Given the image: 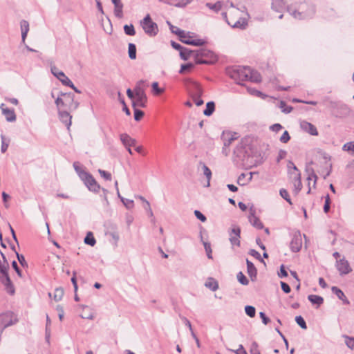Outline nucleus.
Masks as SVG:
<instances>
[{
    "mask_svg": "<svg viewBox=\"0 0 354 354\" xmlns=\"http://www.w3.org/2000/svg\"><path fill=\"white\" fill-rule=\"evenodd\" d=\"M286 9L291 16L299 20L310 19L315 13V6L305 1L288 6Z\"/></svg>",
    "mask_w": 354,
    "mask_h": 354,
    "instance_id": "nucleus-1",
    "label": "nucleus"
},
{
    "mask_svg": "<svg viewBox=\"0 0 354 354\" xmlns=\"http://www.w3.org/2000/svg\"><path fill=\"white\" fill-rule=\"evenodd\" d=\"M246 66H233L226 68V74L238 84H241V82L247 80Z\"/></svg>",
    "mask_w": 354,
    "mask_h": 354,
    "instance_id": "nucleus-2",
    "label": "nucleus"
},
{
    "mask_svg": "<svg viewBox=\"0 0 354 354\" xmlns=\"http://www.w3.org/2000/svg\"><path fill=\"white\" fill-rule=\"evenodd\" d=\"M9 265L3 264L0 266V281L4 286L6 292L12 295L15 292L13 283L8 275Z\"/></svg>",
    "mask_w": 354,
    "mask_h": 354,
    "instance_id": "nucleus-3",
    "label": "nucleus"
},
{
    "mask_svg": "<svg viewBox=\"0 0 354 354\" xmlns=\"http://www.w3.org/2000/svg\"><path fill=\"white\" fill-rule=\"evenodd\" d=\"M18 322L17 316L12 311H6L0 314V331L3 330Z\"/></svg>",
    "mask_w": 354,
    "mask_h": 354,
    "instance_id": "nucleus-4",
    "label": "nucleus"
},
{
    "mask_svg": "<svg viewBox=\"0 0 354 354\" xmlns=\"http://www.w3.org/2000/svg\"><path fill=\"white\" fill-rule=\"evenodd\" d=\"M140 24L145 32L150 37L156 36L158 32V27L156 23L153 22L149 14L141 21Z\"/></svg>",
    "mask_w": 354,
    "mask_h": 354,
    "instance_id": "nucleus-5",
    "label": "nucleus"
},
{
    "mask_svg": "<svg viewBox=\"0 0 354 354\" xmlns=\"http://www.w3.org/2000/svg\"><path fill=\"white\" fill-rule=\"evenodd\" d=\"M82 176L83 177L82 180L90 191L93 192H99L100 186L91 174L89 173H82Z\"/></svg>",
    "mask_w": 354,
    "mask_h": 354,
    "instance_id": "nucleus-6",
    "label": "nucleus"
},
{
    "mask_svg": "<svg viewBox=\"0 0 354 354\" xmlns=\"http://www.w3.org/2000/svg\"><path fill=\"white\" fill-rule=\"evenodd\" d=\"M213 53L206 48L195 50V62L198 64H209V62L203 57H212Z\"/></svg>",
    "mask_w": 354,
    "mask_h": 354,
    "instance_id": "nucleus-7",
    "label": "nucleus"
},
{
    "mask_svg": "<svg viewBox=\"0 0 354 354\" xmlns=\"http://www.w3.org/2000/svg\"><path fill=\"white\" fill-rule=\"evenodd\" d=\"M64 101V109L69 111L75 110L79 103L74 101V95L73 93H62Z\"/></svg>",
    "mask_w": 354,
    "mask_h": 354,
    "instance_id": "nucleus-8",
    "label": "nucleus"
},
{
    "mask_svg": "<svg viewBox=\"0 0 354 354\" xmlns=\"http://www.w3.org/2000/svg\"><path fill=\"white\" fill-rule=\"evenodd\" d=\"M194 33L188 32H185V37L180 38V40L187 45H192L194 46H203L205 41L201 39H194Z\"/></svg>",
    "mask_w": 354,
    "mask_h": 354,
    "instance_id": "nucleus-9",
    "label": "nucleus"
},
{
    "mask_svg": "<svg viewBox=\"0 0 354 354\" xmlns=\"http://www.w3.org/2000/svg\"><path fill=\"white\" fill-rule=\"evenodd\" d=\"M302 246V238L300 232L297 231L292 234V240L290 243V248L292 252H299Z\"/></svg>",
    "mask_w": 354,
    "mask_h": 354,
    "instance_id": "nucleus-10",
    "label": "nucleus"
},
{
    "mask_svg": "<svg viewBox=\"0 0 354 354\" xmlns=\"http://www.w3.org/2000/svg\"><path fill=\"white\" fill-rule=\"evenodd\" d=\"M223 15L225 18L226 22L227 23V24L230 25L233 28H239L241 30H244L248 26V21H247L246 19L243 17H239L238 18V19L236 20V21L232 22L231 21H229L228 19L227 18L226 12H223Z\"/></svg>",
    "mask_w": 354,
    "mask_h": 354,
    "instance_id": "nucleus-11",
    "label": "nucleus"
},
{
    "mask_svg": "<svg viewBox=\"0 0 354 354\" xmlns=\"http://www.w3.org/2000/svg\"><path fill=\"white\" fill-rule=\"evenodd\" d=\"M335 266L340 275L347 274L352 270L348 261L344 257L337 260Z\"/></svg>",
    "mask_w": 354,
    "mask_h": 354,
    "instance_id": "nucleus-12",
    "label": "nucleus"
},
{
    "mask_svg": "<svg viewBox=\"0 0 354 354\" xmlns=\"http://www.w3.org/2000/svg\"><path fill=\"white\" fill-rule=\"evenodd\" d=\"M271 8L273 11L280 14L278 18L281 19L286 8V2L284 0H272Z\"/></svg>",
    "mask_w": 354,
    "mask_h": 354,
    "instance_id": "nucleus-13",
    "label": "nucleus"
},
{
    "mask_svg": "<svg viewBox=\"0 0 354 354\" xmlns=\"http://www.w3.org/2000/svg\"><path fill=\"white\" fill-rule=\"evenodd\" d=\"M187 89L192 97H201L203 95V91L201 85L196 82L191 81L187 86Z\"/></svg>",
    "mask_w": 354,
    "mask_h": 354,
    "instance_id": "nucleus-14",
    "label": "nucleus"
},
{
    "mask_svg": "<svg viewBox=\"0 0 354 354\" xmlns=\"http://www.w3.org/2000/svg\"><path fill=\"white\" fill-rule=\"evenodd\" d=\"M0 109L8 122H12L16 121L17 117L13 109L6 107L4 104L0 105Z\"/></svg>",
    "mask_w": 354,
    "mask_h": 354,
    "instance_id": "nucleus-15",
    "label": "nucleus"
},
{
    "mask_svg": "<svg viewBox=\"0 0 354 354\" xmlns=\"http://www.w3.org/2000/svg\"><path fill=\"white\" fill-rule=\"evenodd\" d=\"M69 111V110L66 109H59V111H58V115L60 121L67 127L68 129H69L70 126L71 125L72 118Z\"/></svg>",
    "mask_w": 354,
    "mask_h": 354,
    "instance_id": "nucleus-16",
    "label": "nucleus"
},
{
    "mask_svg": "<svg viewBox=\"0 0 354 354\" xmlns=\"http://www.w3.org/2000/svg\"><path fill=\"white\" fill-rule=\"evenodd\" d=\"M249 222L252 225L257 229H262L263 225L258 217L255 216V209L253 206L250 208V214L248 216Z\"/></svg>",
    "mask_w": 354,
    "mask_h": 354,
    "instance_id": "nucleus-17",
    "label": "nucleus"
},
{
    "mask_svg": "<svg viewBox=\"0 0 354 354\" xmlns=\"http://www.w3.org/2000/svg\"><path fill=\"white\" fill-rule=\"evenodd\" d=\"M50 71L52 74L56 77L63 85H66V81L71 80L66 75L61 71H59L55 65H50Z\"/></svg>",
    "mask_w": 354,
    "mask_h": 354,
    "instance_id": "nucleus-18",
    "label": "nucleus"
},
{
    "mask_svg": "<svg viewBox=\"0 0 354 354\" xmlns=\"http://www.w3.org/2000/svg\"><path fill=\"white\" fill-rule=\"evenodd\" d=\"M240 234L241 230L239 227H234L230 233V241L232 245H240Z\"/></svg>",
    "mask_w": 354,
    "mask_h": 354,
    "instance_id": "nucleus-19",
    "label": "nucleus"
},
{
    "mask_svg": "<svg viewBox=\"0 0 354 354\" xmlns=\"http://www.w3.org/2000/svg\"><path fill=\"white\" fill-rule=\"evenodd\" d=\"M300 127L301 129L309 134L312 136H317L318 131L317 130V128L315 125H313L312 123L308 122L307 121L303 120L300 122Z\"/></svg>",
    "mask_w": 354,
    "mask_h": 354,
    "instance_id": "nucleus-20",
    "label": "nucleus"
},
{
    "mask_svg": "<svg viewBox=\"0 0 354 354\" xmlns=\"http://www.w3.org/2000/svg\"><path fill=\"white\" fill-rule=\"evenodd\" d=\"M236 133L232 134L230 132H223L221 136V139L223 141L224 147L223 149V151L225 150V148L229 147L231 143L235 140L237 137L236 136Z\"/></svg>",
    "mask_w": 354,
    "mask_h": 354,
    "instance_id": "nucleus-21",
    "label": "nucleus"
},
{
    "mask_svg": "<svg viewBox=\"0 0 354 354\" xmlns=\"http://www.w3.org/2000/svg\"><path fill=\"white\" fill-rule=\"evenodd\" d=\"M147 95H137L135 96L134 99L132 100V106L133 108H145L147 106Z\"/></svg>",
    "mask_w": 354,
    "mask_h": 354,
    "instance_id": "nucleus-22",
    "label": "nucleus"
},
{
    "mask_svg": "<svg viewBox=\"0 0 354 354\" xmlns=\"http://www.w3.org/2000/svg\"><path fill=\"white\" fill-rule=\"evenodd\" d=\"M246 70L250 72L249 73H247V80H250L255 83H259L261 81V76L258 71L248 66H246Z\"/></svg>",
    "mask_w": 354,
    "mask_h": 354,
    "instance_id": "nucleus-23",
    "label": "nucleus"
},
{
    "mask_svg": "<svg viewBox=\"0 0 354 354\" xmlns=\"http://www.w3.org/2000/svg\"><path fill=\"white\" fill-rule=\"evenodd\" d=\"M247 272L252 281H256L257 275V270L252 262L246 260Z\"/></svg>",
    "mask_w": 354,
    "mask_h": 354,
    "instance_id": "nucleus-24",
    "label": "nucleus"
},
{
    "mask_svg": "<svg viewBox=\"0 0 354 354\" xmlns=\"http://www.w3.org/2000/svg\"><path fill=\"white\" fill-rule=\"evenodd\" d=\"M120 140L124 147H132L136 144V140L131 138L127 133H122Z\"/></svg>",
    "mask_w": 354,
    "mask_h": 354,
    "instance_id": "nucleus-25",
    "label": "nucleus"
},
{
    "mask_svg": "<svg viewBox=\"0 0 354 354\" xmlns=\"http://www.w3.org/2000/svg\"><path fill=\"white\" fill-rule=\"evenodd\" d=\"M199 165L201 167L203 175L206 177L207 180V187H209L210 185V180L212 178V171L203 162H200Z\"/></svg>",
    "mask_w": 354,
    "mask_h": 354,
    "instance_id": "nucleus-26",
    "label": "nucleus"
},
{
    "mask_svg": "<svg viewBox=\"0 0 354 354\" xmlns=\"http://www.w3.org/2000/svg\"><path fill=\"white\" fill-rule=\"evenodd\" d=\"M144 87H145V81L144 80L138 81L136 83L135 88H134L135 96L146 95Z\"/></svg>",
    "mask_w": 354,
    "mask_h": 354,
    "instance_id": "nucleus-27",
    "label": "nucleus"
},
{
    "mask_svg": "<svg viewBox=\"0 0 354 354\" xmlns=\"http://www.w3.org/2000/svg\"><path fill=\"white\" fill-rule=\"evenodd\" d=\"M331 290L333 294H335L339 299H341L344 302V304H349V301L346 299L344 293L339 288H337L336 286H333L331 288Z\"/></svg>",
    "mask_w": 354,
    "mask_h": 354,
    "instance_id": "nucleus-28",
    "label": "nucleus"
},
{
    "mask_svg": "<svg viewBox=\"0 0 354 354\" xmlns=\"http://www.w3.org/2000/svg\"><path fill=\"white\" fill-rule=\"evenodd\" d=\"M308 299L313 304H316L317 306H321L324 302L322 297L315 295H310L308 296Z\"/></svg>",
    "mask_w": 354,
    "mask_h": 354,
    "instance_id": "nucleus-29",
    "label": "nucleus"
},
{
    "mask_svg": "<svg viewBox=\"0 0 354 354\" xmlns=\"http://www.w3.org/2000/svg\"><path fill=\"white\" fill-rule=\"evenodd\" d=\"M168 25L169 26V29L171 31L172 33L178 35L179 38H184L185 37V31L183 30H180L179 28L173 26L169 21H167Z\"/></svg>",
    "mask_w": 354,
    "mask_h": 354,
    "instance_id": "nucleus-30",
    "label": "nucleus"
},
{
    "mask_svg": "<svg viewBox=\"0 0 354 354\" xmlns=\"http://www.w3.org/2000/svg\"><path fill=\"white\" fill-rule=\"evenodd\" d=\"M215 110V103L212 101L208 102L206 104V108L203 111V114L206 116H210L212 115Z\"/></svg>",
    "mask_w": 354,
    "mask_h": 354,
    "instance_id": "nucleus-31",
    "label": "nucleus"
},
{
    "mask_svg": "<svg viewBox=\"0 0 354 354\" xmlns=\"http://www.w3.org/2000/svg\"><path fill=\"white\" fill-rule=\"evenodd\" d=\"M114 5V15L115 16L118 18L121 19L123 17V4L122 2L118 3Z\"/></svg>",
    "mask_w": 354,
    "mask_h": 354,
    "instance_id": "nucleus-32",
    "label": "nucleus"
},
{
    "mask_svg": "<svg viewBox=\"0 0 354 354\" xmlns=\"http://www.w3.org/2000/svg\"><path fill=\"white\" fill-rule=\"evenodd\" d=\"M193 53H195V50L194 51V50H189L187 48L183 47V48L180 50V56L182 59L187 60L189 59V57H190L191 54Z\"/></svg>",
    "mask_w": 354,
    "mask_h": 354,
    "instance_id": "nucleus-33",
    "label": "nucleus"
},
{
    "mask_svg": "<svg viewBox=\"0 0 354 354\" xmlns=\"http://www.w3.org/2000/svg\"><path fill=\"white\" fill-rule=\"evenodd\" d=\"M294 187H295V193L297 194L302 188V184L301 182L300 174H297V176L295 178L294 181Z\"/></svg>",
    "mask_w": 354,
    "mask_h": 354,
    "instance_id": "nucleus-34",
    "label": "nucleus"
},
{
    "mask_svg": "<svg viewBox=\"0 0 354 354\" xmlns=\"http://www.w3.org/2000/svg\"><path fill=\"white\" fill-rule=\"evenodd\" d=\"M128 54L131 59H135L136 58V46L134 44H129Z\"/></svg>",
    "mask_w": 354,
    "mask_h": 354,
    "instance_id": "nucleus-35",
    "label": "nucleus"
},
{
    "mask_svg": "<svg viewBox=\"0 0 354 354\" xmlns=\"http://www.w3.org/2000/svg\"><path fill=\"white\" fill-rule=\"evenodd\" d=\"M1 153H3L7 151V149L8 148L9 143H10V139L6 138L5 137V136H3V134L1 135Z\"/></svg>",
    "mask_w": 354,
    "mask_h": 354,
    "instance_id": "nucleus-36",
    "label": "nucleus"
},
{
    "mask_svg": "<svg viewBox=\"0 0 354 354\" xmlns=\"http://www.w3.org/2000/svg\"><path fill=\"white\" fill-rule=\"evenodd\" d=\"M201 241L203 242V244L204 245V248H205V252H206V254H207V257L208 259H212V248H211V245L208 242H205V241H203V236L202 235H201Z\"/></svg>",
    "mask_w": 354,
    "mask_h": 354,
    "instance_id": "nucleus-37",
    "label": "nucleus"
},
{
    "mask_svg": "<svg viewBox=\"0 0 354 354\" xmlns=\"http://www.w3.org/2000/svg\"><path fill=\"white\" fill-rule=\"evenodd\" d=\"M84 243L91 246H93L95 244L96 241L92 232H89L87 233L86 237L84 238Z\"/></svg>",
    "mask_w": 354,
    "mask_h": 354,
    "instance_id": "nucleus-38",
    "label": "nucleus"
},
{
    "mask_svg": "<svg viewBox=\"0 0 354 354\" xmlns=\"http://www.w3.org/2000/svg\"><path fill=\"white\" fill-rule=\"evenodd\" d=\"M64 289L62 288H57L54 292V299L56 301H60L64 296Z\"/></svg>",
    "mask_w": 354,
    "mask_h": 354,
    "instance_id": "nucleus-39",
    "label": "nucleus"
},
{
    "mask_svg": "<svg viewBox=\"0 0 354 354\" xmlns=\"http://www.w3.org/2000/svg\"><path fill=\"white\" fill-rule=\"evenodd\" d=\"M120 201L128 209H132L134 206V202L133 200L120 197Z\"/></svg>",
    "mask_w": 354,
    "mask_h": 354,
    "instance_id": "nucleus-40",
    "label": "nucleus"
},
{
    "mask_svg": "<svg viewBox=\"0 0 354 354\" xmlns=\"http://www.w3.org/2000/svg\"><path fill=\"white\" fill-rule=\"evenodd\" d=\"M124 31L126 35H129V36H133L136 34L134 26L132 24L124 25Z\"/></svg>",
    "mask_w": 354,
    "mask_h": 354,
    "instance_id": "nucleus-41",
    "label": "nucleus"
},
{
    "mask_svg": "<svg viewBox=\"0 0 354 354\" xmlns=\"http://www.w3.org/2000/svg\"><path fill=\"white\" fill-rule=\"evenodd\" d=\"M245 314L250 317L252 318L255 317L256 315V309L252 306H246L245 307Z\"/></svg>",
    "mask_w": 354,
    "mask_h": 354,
    "instance_id": "nucleus-42",
    "label": "nucleus"
},
{
    "mask_svg": "<svg viewBox=\"0 0 354 354\" xmlns=\"http://www.w3.org/2000/svg\"><path fill=\"white\" fill-rule=\"evenodd\" d=\"M206 6L208 7L209 9L213 10L214 12H217L221 9L222 4L221 2L217 1L214 4H212L211 3H207Z\"/></svg>",
    "mask_w": 354,
    "mask_h": 354,
    "instance_id": "nucleus-43",
    "label": "nucleus"
},
{
    "mask_svg": "<svg viewBox=\"0 0 354 354\" xmlns=\"http://www.w3.org/2000/svg\"><path fill=\"white\" fill-rule=\"evenodd\" d=\"M73 167L81 179L83 178L82 176V173H87L86 171H85L83 169L82 167L80 165V164L78 162H75L73 163Z\"/></svg>",
    "mask_w": 354,
    "mask_h": 354,
    "instance_id": "nucleus-44",
    "label": "nucleus"
},
{
    "mask_svg": "<svg viewBox=\"0 0 354 354\" xmlns=\"http://www.w3.org/2000/svg\"><path fill=\"white\" fill-rule=\"evenodd\" d=\"M151 87L154 95H159L164 91L163 88L159 87L158 83L156 82L152 83Z\"/></svg>",
    "mask_w": 354,
    "mask_h": 354,
    "instance_id": "nucleus-45",
    "label": "nucleus"
},
{
    "mask_svg": "<svg viewBox=\"0 0 354 354\" xmlns=\"http://www.w3.org/2000/svg\"><path fill=\"white\" fill-rule=\"evenodd\" d=\"M237 279L239 282L242 285H248L249 283V281L247 277L243 274L242 272H239L237 274Z\"/></svg>",
    "mask_w": 354,
    "mask_h": 354,
    "instance_id": "nucleus-46",
    "label": "nucleus"
},
{
    "mask_svg": "<svg viewBox=\"0 0 354 354\" xmlns=\"http://www.w3.org/2000/svg\"><path fill=\"white\" fill-rule=\"evenodd\" d=\"M133 111H134V120L136 121H140L145 115L144 112L138 108H133Z\"/></svg>",
    "mask_w": 354,
    "mask_h": 354,
    "instance_id": "nucleus-47",
    "label": "nucleus"
},
{
    "mask_svg": "<svg viewBox=\"0 0 354 354\" xmlns=\"http://www.w3.org/2000/svg\"><path fill=\"white\" fill-rule=\"evenodd\" d=\"M280 196L286 200L289 204H292L291 199L290 198L288 191L285 189H281L279 191Z\"/></svg>",
    "mask_w": 354,
    "mask_h": 354,
    "instance_id": "nucleus-48",
    "label": "nucleus"
},
{
    "mask_svg": "<svg viewBox=\"0 0 354 354\" xmlns=\"http://www.w3.org/2000/svg\"><path fill=\"white\" fill-rule=\"evenodd\" d=\"M295 322H297V324L303 329H306L307 328V325H306V323L304 320V319L299 315V316H296L295 317Z\"/></svg>",
    "mask_w": 354,
    "mask_h": 354,
    "instance_id": "nucleus-49",
    "label": "nucleus"
},
{
    "mask_svg": "<svg viewBox=\"0 0 354 354\" xmlns=\"http://www.w3.org/2000/svg\"><path fill=\"white\" fill-rule=\"evenodd\" d=\"M205 286L212 291H216L218 288V283L216 281H207Z\"/></svg>",
    "mask_w": 354,
    "mask_h": 354,
    "instance_id": "nucleus-50",
    "label": "nucleus"
},
{
    "mask_svg": "<svg viewBox=\"0 0 354 354\" xmlns=\"http://www.w3.org/2000/svg\"><path fill=\"white\" fill-rule=\"evenodd\" d=\"M193 67H194V64L192 63H187V64H182L179 73H184L185 71H189L191 69H192Z\"/></svg>",
    "mask_w": 354,
    "mask_h": 354,
    "instance_id": "nucleus-51",
    "label": "nucleus"
},
{
    "mask_svg": "<svg viewBox=\"0 0 354 354\" xmlns=\"http://www.w3.org/2000/svg\"><path fill=\"white\" fill-rule=\"evenodd\" d=\"M343 337L346 339V346L353 349L354 348V337H348V335H343Z\"/></svg>",
    "mask_w": 354,
    "mask_h": 354,
    "instance_id": "nucleus-52",
    "label": "nucleus"
},
{
    "mask_svg": "<svg viewBox=\"0 0 354 354\" xmlns=\"http://www.w3.org/2000/svg\"><path fill=\"white\" fill-rule=\"evenodd\" d=\"M330 207V198L329 194H327L325 197V203L324 205V212L328 213Z\"/></svg>",
    "mask_w": 354,
    "mask_h": 354,
    "instance_id": "nucleus-53",
    "label": "nucleus"
},
{
    "mask_svg": "<svg viewBox=\"0 0 354 354\" xmlns=\"http://www.w3.org/2000/svg\"><path fill=\"white\" fill-rule=\"evenodd\" d=\"M16 256L17 258V260L19 261V263L22 267H27L28 263L26 261L25 257L23 254H19L17 252H16Z\"/></svg>",
    "mask_w": 354,
    "mask_h": 354,
    "instance_id": "nucleus-54",
    "label": "nucleus"
},
{
    "mask_svg": "<svg viewBox=\"0 0 354 354\" xmlns=\"http://www.w3.org/2000/svg\"><path fill=\"white\" fill-rule=\"evenodd\" d=\"M98 172L100 174L101 177H102L105 180H111V179H112L111 174L109 172L106 171L102 169H98Z\"/></svg>",
    "mask_w": 354,
    "mask_h": 354,
    "instance_id": "nucleus-55",
    "label": "nucleus"
},
{
    "mask_svg": "<svg viewBox=\"0 0 354 354\" xmlns=\"http://www.w3.org/2000/svg\"><path fill=\"white\" fill-rule=\"evenodd\" d=\"M245 176L246 175L244 173H242L241 174H240L239 176L238 179H237V183L239 185L243 186L248 183V180H245Z\"/></svg>",
    "mask_w": 354,
    "mask_h": 354,
    "instance_id": "nucleus-56",
    "label": "nucleus"
},
{
    "mask_svg": "<svg viewBox=\"0 0 354 354\" xmlns=\"http://www.w3.org/2000/svg\"><path fill=\"white\" fill-rule=\"evenodd\" d=\"M290 140V136L287 131H285L281 136L279 140L282 143H287Z\"/></svg>",
    "mask_w": 354,
    "mask_h": 354,
    "instance_id": "nucleus-57",
    "label": "nucleus"
},
{
    "mask_svg": "<svg viewBox=\"0 0 354 354\" xmlns=\"http://www.w3.org/2000/svg\"><path fill=\"white\" fill-rule=\"evenodd\" d=\"M194 213L195 216L198 220H200L202 222L206 221V220H207L206 216L203 213H201L199 210H195Z\"/></svg>",
    "mask_w": 354,
    "mask_h": 354,
    "instance_id": "nucleus-58",
    "label": "nucleus"
},
{
    "mask_svg": "<svg viewBox=\"0 0 354 354\" xmlns=\"http://www.w3.org/2000/svg\"><path fill=\"white\" fill-rule=\"evenodd\" d=\"M249 254L251 256H252V257H255L256 259H259L261 262H262V263H263L265 264V261H263V259H261L260 254L257 251H256L255 250H253V249L250 250V252H249Z\"/></svg>",
    "mask_w": 354,
    "mask_h": 354,
    "instance_id": "nucleus-59",
    "label": "nucleus"
},
{
    "mask_svg": "<svg viewBox=\"0 0 354 354\" xmlns=\"http://www.w3.org/2000/svg\"><path fill=\"white\" fill-rule=\"evenodd\" d=\"M342 149L344 151H354V142H347L344 145Z\"/></svg>",
    "mask_w": 354,
    "mask_h": 354,
    "instance_id": "nucleus-60",
    "label": "nucleus"
},
{
    "mask_svg": "<svg viewBox=\"0 0 354 354\" xmlns=\"http://www.w3.org/2000/svg\"><path fill=\"white\" fill-rule=\"evenodd\" d=\"M250 354H261L260 351L258 349V344L257 342H254L250 348Z\"/></svg>",
    "mask_w": 354,
    "mask_h": 354,
    "instance_id": "nucleus-61",
    "label": "nucleus"
},
{
    "mask_svg": "<svg viewBox=\"0 0 354 354\" xmlns=\"http://www.w3.org/2000/svg\"><path fill=\"white\" fill-rule=\"evenodd\" d=\"M55 104L57 106V110L59 111V109H64V101L63 97H58L55 100Z\"/></svg>",
    "mask_w": 354,
    "mask_h": 354,
    "instance_id": "nucleus-62",
    "label": "nucleus"
},
{
    "mask_svg": "<svg viewBox=\"0 0 354 354\" xmlns=\"http://www.w3.org/2000/svg\"><path fill=\"white\" fill-rule=\"evenodd\" d=\"M11 264H12V267L15 270V272H17V275L19 277H22V272H21V269L19 268L16 261H13Z\"/></svg>",
    "mask_w": 354,
    "mask_h": 354,
    "instance_id": "nucleus-63",
    "label": "nucleus"
},
{
    "mask_svg": "<svg viewBox=\"0 0 354 354\" xmlns=\"http://www.w3.org/2000/svg\"><path fill=\"white\" fill-rule=\"evenodd\" d=\"M280 284H281V287L282 290L285 293L288 294V293L290 292L291 288H290V286L287 283L283 282V281H281Z\"/></svg>",
    "mask_w": 354,
    "mask_h": 354,
    "instance_id": "nucleus-64",
    "label": "nucleus"
}]
</instances>
